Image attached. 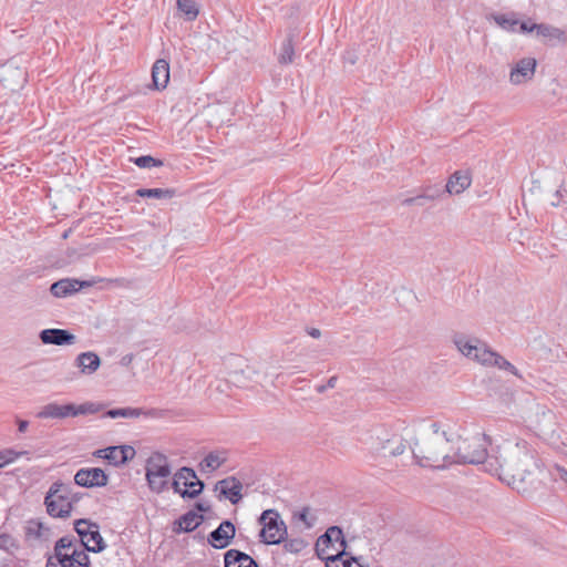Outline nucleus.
Here are the masks:
<instances>
[{
  "label": "nucleus",
  "instance_id": "9",
  "mask_svg": "<svg viewBox=\"0 0 567 567\" xmlns=\"http://www.w3.org/2000/svg\"><path fill=\"white\" fill-rule=\"evenodd\" d=\"M261 525L260 538L267 545H277L286 539L287 526L275 509H266L258 519Z\"/></svg>",
  "mask_w": 567,
  "mask_h": 567
},
{
  "label": "nucleus",
  "instance_id": "34",
  "mask_svg": "<svg viewBox=\"0 0 567 567\" xmlns=\"http://www.w3.org/2000/svg\"><path fill=\"white\" fill-rule=\"evenodd\" d=\"M73 549V542L69 537H61L54 545V557L60 560L62 556H66Z\"/></svg>",
  "mask_w": 567,
  "mask_h": 567
},
{
  "label": "nucleus",
  "instance_id": "4",
  "mask_svg": "<svg viewBox=\"0 0 567 567\" xmlns=\"http://www.w3.org/2000/svg\"><path fill=\"white\" fill-rule=\"evenodd\" d=\"M316 550L318 557L326 560L327 567H338V563L343 555H352V547L346 540L339 526L329 527L318 538Z\"/></svg>",
  "mask_w": 567,
  "mask_h": 567
},
{
  "label": "nucleus",
  "instance_id": "17",
  "mask_svg": "<svg viewBox=\"0 0 567 567\" xmlns=\"http://www.w3.org/2000/svg\"><path fill=\"white\" fill-rule=\"evenodd\" d=\"M40 340L44 344H54V346H68L73 344L76 340V337L65 329H44L39 334Z\"/></svg>",
  "mask_w": 567,
  "mask_h": 567
},
{
  "label": "nucleus",
  "instance_id": "14",
  "mask_svg": "<svg viewBox=\"0 0 567 567\" xmlns=\"http://www.w3.org/2000/svg\"><path fill=\"white\" fill-rule=\"evenodd\" d=\"M74 482L82 487H102L107 484V475L99 467L81 468L75 473Z\"/></svg>",
  "mask_w": 567,
  "mask_h": 567
},
{
  "label": "nucleus",
  "instance_id": "25",
  "mask_svg": "<svg viewBox=\"0 0 567 567\" xmlns=\"http://www.w3.org/2000/svg\"><path fill=\"white\" fill-rule=\"evenodd\" d=\"M452 342L462 355L471 359L475 343H477V338L462 332H456L452 337Z\"/></svg>",
  "mask_w": 567,
  "mask_h": 567
},
{
  "label": "nucleus",
  "instance_id": "20",
  "mask_svg": "<svg viewBox=\"0 0 567 567\" xmlns=\"http://www.w3.org/2000/svg\"><path fill=\"white\" fill-rule=\"evenodd\" d=\"M74 364L82 374L91 375L99 370L101 359L95 352H82L75 358Z\"/></svg>",
  "mask_w": 567,
  "mask_h": 567
},
{
  "label": "nucleus",
  "instance_id": "16",
  "mask_svg": "<svg viewBox=\"0 0 567 567\" xmlns=\"http://www.w3.org/2000/svg\"><path fill=\"white\" fill-rule=\"evenodd\" d=\"M215 489L219 491L220 496L229 499V502L234 505L237 504L243 497V484L235 476H228L218 481L215 485Z\"/></svg>",
  "mask_w": 567,
  "mask_h": 567
},
{
  "label": "nucleus",
  "instance_id": "33",
  "mask_svg": "<svg viewBox=\"0 0 567 567\" xmlns=\"http://www.w3.org/2000/svg\"><path fill=\"white\" fill-rule=\"evenodd\" d=\"M295 48L291 37L282 42L280 53L278 55V62L280 64H290L293 62Z\"/></svg>",
  "mask_w": 567,
  "mask_h": 567
},
{
  "label": "nucleus",
  "instance_id": "48",
  "mask_svg": "<svg viewBox=\"0 0 567 567\" xmlns=\"http://www.w3.org/2000/svg\"><path fill=\"white\" fill-rule=\"evenodd\" d=\"M307 332H308V334H309L310 337H312V338H315V339H318V338H320V336H321L320 330H319V329H317V328H309V329H307Z\"/></svg>",
  "mask_w": 567,
  "mask_h": 567
},
{
  "label": "nucleus",
  "instance_id": "5",
  "mask_svg": "<svg viewBox=\"0 0 567 567\" xmlns=\"http://www.w3.org/2000/svg\"><path fill=\"white\" fill-rule=\"evenodd\" d=\"M102 409L101 404L94 402H84L82 404H59L51 402L43 405L37 413L38 419H66L79 415L95 414Z\"/></svg>",
  "mask_w": 567,
  "mask_h": 567
},
{
  "label": "nucleus",
  "instance_id": "39",
  "mask_svg": "<svg viewBox=\"0 0 567 567\" xmlns=\"http://www.w3.org/2000/svg\"><path fill=\"white\" fill-rule=\"evenodd\" d=\"M347 559L342 560L343 567H369L368 565L362 564L363 557L361 555H355L354 549L352 548V555H344Z\"/></svg>",
  "mask_w": 567,
  "mask_h": 567
},
{
  "label": "nucleus",
  "instance_id": "38",
  "mask_svg": "<svg viewBox=\"0 0 567 567\" xmlns=\"http://www.w3.org/2000/svg\"><path fill=\"white\" fill-rule=\"evenodd\" d=\"M134 163L138 167H141V168H151V167H154V166H161L162 165L161 161L155 159L154 157H152L150 155H144V156L136 157L134 159Z\"/></svg>",
  "mask_w": 567,
  "mask_h": 567
},
{
  "label": "nucleus",
  "instance_id": "12",
  "mask_svg": "<svg viewBox=\"0 0 567 567\" xmlns=\"http://www.w3.org/2000/svg\"><path fill=\"white\" fill-rule=\"evenodd\" d=\"M537 62L534 58H524L517 61L509 72V82L519 85L530 81L535 74Z\"/></svg>",
  "mask_w": 567,
  "mask_h": 567
},
{
  "label": "nucleus",
  "instance_id": "50",
  "mask_svg": "<svg viewBox=\"0 0 567 567\" xmlns=\"http://www.w3.org/2000/svg\"><path fill=\"white\" fill-rule=\"evenodd\" d=\"M196 508H197L199 512H206V511H208V507H207V506H205V505H204V504H202V503H197V504H196Z\"/></svg>",
  "mask_w": 567,
  "mask_h": 567
},
{
  "label": "nucleus",
  "instance_id": "55",
  "mask_svg": "<svg viewBox=\"0 0 567 567\" xmlns=\"http://www.w3.org/2000/svg\"><path fill=\"white\" fill-rule=\"evenodd\" d=\"M378 440H380V443H379V445H378V446H381V443H382V441H383L384 439H381V436H378Z\"/></svg>",
  "mask_w": 567,
  "mask_h": 567
},
{
  "label": "nucleus",
  "instance_id": "47",
  "mask_svg": "<svg viewBox=\"0 0 567 567\" xmlns=\"http://www.w3.org/2000/svg\"><path fill=\"white\" fill-rule=\"evenodd\" d=\"M45 567H62V566L60 565L59 560H56L52 556H49L47 559Z\"/></svg>",
  "mask_w": 567,
  "mask_h": 567
},
{
  "label": "nucleus",
  "instance_id": "27",
  "mask_svg": "<svg viewBox=\"0 0 567 567\" xmlns=\"http://www.w3.org/2000/svg\"><path fill=\"white\" fill-rule=\"evenodd\" d=\"M62 567H89L90 558L85 549L73 548L66 556L59 560Z\"/></svg>",
  "mask_w": 567,
  "mask_h": 567
},
{
  "label": "nucleus",
  "instance_id": "18",
  "mask_svg": "<svg viewBox=\"0 0 567 567\" xmlns=\"http://www.w3.org/2000/svg\"><path fill=\"white\" fill-rule=\"evenodd\" d=\"M105 416L111 417V419H116V417L136 419L140 416L157 419V417L163 416V412L157 409L144 410L141 408H121V409L109 410L105 413Z\"/></svg>",
  "mask_w": 567,
  "mask_h": 567
},
{
  "label": "nucleus",
  "instance_id": "37",
  "mask_svg": "<svg viewBox=\"0 0 567 567\" xmlns=\"http://www.w3.org/2000/svg\"><path fill=\"white\" fill-rule=\"evenodd\" d=\"M18 542L13 536L6 533L0 534V549H3L8 553H13L16 549H18Z\"/></svg>",
  "mask_w": 567,
  "mask_h": 567
},
{
  "label": "nucleus",
  "instance_id": "21",
  "mask_svg": "<svg viewBox=\"0 0 567 567\" xmlns=\"http://www.w3.org/2000/svg\"><path fill=\"white\" fill-rule=\"evenodd\" d=\"M153 85L156 90H163L169 81V63L165 59L155 61L152 68Z\"/></svg>",
  "mask_w": 567,
  "mask_h": 567
},
{
  "label": "nucleus",
  "instance_id": "30",
  "mask_svg": "<svg viewBox=\"0 0 567 567\" xmlns=\"http://www.w3.org/2000/svg\"><path fill=\"white\" fill-rule=\"evenodd\" d=\"M135 193L140 197L157 199H171L175 195V190L171 188H138Z\"/></svg>",
  "mask_w": 567,
  "mask_h": 567
},
{
  "label": "nucleus",
  "instance_id": "2",
  "mask_svg": "<svg viewBox=\"0 0 567 567\" xmlns=\"http://www.w3.org/2000/svg\"><path fill=\"white\" fill-rule=\"evenodd\" d=\"M454 437L445 425L433 422L414 443L412 449L416 463L423 467L445 468L451 465Z\"/></svg>",
  "mask_w": 567,
  "mask_h": 567
},
{
  "label": "nucleus",
  "instance_id": "32",
  "mask_svg": "<svg viewBox=\"0 0 567 567\" xmlns=\"http://www.w3.org/2000/svg\"><path fill=\"white\" fill-rule=\"evenodd\" d=\"M176 4L188 21H194L199 14V8L195 0H177Z\"/></svg>",
  "mask_w": 567,
  "mask_h": 567
},
{
  "label": "nucleus",
  "instance_id": "8",
  "mask_svg": "<svg viewBox=\"0 0 567 567\" xmlns=\"http://www.w3.org/2000/svg\"><path fill=\"white\" fill-rule=\"evenodd\" d=\"M146 481L152 492L159 494L167 487L171 476V466L167 457L162 453H153L146 462Z\"/></svg>",
  "mask_w": 567,
  "mask_h": 567
},
{
  "label": "nucleus",
  "instance_id": "43",
  "mask_svg": "<svg viewBox=\"0 0 567 567\" xmlns=\"http://www.w3.org/2000/svg\"><path fill=\"white\" fill-rule=\"evenodd\" d=\"M537 24L538 23H533L530 21H523L520 24H519V29L522 32L524 33H529V32H536L537 30Z\"/></svg>",
  "mask_w": 567,
  "mask_h": 567
},
{
  "label": "nucleus",
  "instance_id": "19",
  "mask_svg": "<svg viewBox=\"0 0 567 567\" xmlns=\"http://www.w3.org/2000/svg\"><path fill=\"white\" fill-rule=\"evenodd\" d=\"M90 281H80L78 279H61L51 285L50 291L54 297L63 298L78 292L83 287H90Z\"/></svg>",
  "mask_w": 567,
  "mask_h": 567
},
{
  "label": "nucleus",
  "instance_id": "46",
  "mask_svg": "<svg viewBox=\"0 0 567 567\" xmlns=\"http://www.w3.org/2000/svg\"><path fill=\"white\" fill-rule=\"evenodd\" d=\"M556 470L558 472V476H559L558 478L567 484V470L559 467V466H557Z\"/></svg>",
  "mask_w": 567,
  "mask_h": 567
},
{
  "label": "nucleus",
  "instance_id": "51",
  "mask_svg": "<svg viewBox=\"0 0 567 567\" xmlns=\"http://www.w3.org/2000/svg\"><path fill=\"white\" fill-rule=\"evenodd\" d=\"M238 377H239V375H238V373H237V372L230 373V374H229V381H231V382H236V381H238Z\"/></svg>",
  "mask_w": 567,
  "mask_h": 567
},
{
  "label": "nucleus",
  "instance_id": "1",
  "mask_svg": "<svg viewBox=\"0 0 567 567\" xmlns=\"http://www.w3.org/2000/svg\"><path fill=\"white\" fill-rule=\"evenodd\" d=\"M534 466L533 451L525 441L506 442L496 450L493 449L489 458L484 462L485 472L508 485L523 482Z\"/></svg>",
  "mask_w": 567,
  "mask_h": 567
},
{
  "label": "nucleus",
  "instance_id": "24",
  "mask_svg": "<svg viewBox=\"0 0 567 567\" xmlns=\"http://www.w3.org/2000/svg\"><path fill=\"white\" fill-rule=\"evenodd\" d=\"M227 460L228 452L226 450H214L204 457L199 465L204 472H214L225 464Z\"/></svg>",
  "mask_w": 567,
  "mask_h": 567
},
{
  "label": "nucleus",
  "instance_id": "49",
  "mask_svg": "<svg viewBox=\"0 0 567 567\" xmlns=\"http://www.w3.org/2000/svg\"><path fill=\"white\" fill-rule=\"evenodd\" d=\"M79 501H80V497H79L78 493H74L72 491L71 507L73 506V504L78 503Z\"/></svg>",
  "mask_w": 567,
  "mask_h": 567
},
{
  "label": "nucleus",
  "instance_id": "41",
  "mask_svg": "<svg viewBox=\"0 0 567 567\" xmlns=\"http://www.w3.org/2000/svg\"><path fill=\"white\" fill-rule=\"evenodd\" d=\"M495 20L501 27L507 30H514V27L518 23L516 20L506 16H498Z\"/></svg>",
  "mask_w": 567,
  "mask_h": 567
},
{
  "label": "nucleus",
  "instance_id": "28",
  "mask_svg": "<svg viewBox=\"0 0 567 567\" xmlns=\"http://www.w3.org/2000/svg\"><path fill=\"white\" fill-rule=\"evenodd\" d=\"M203 519L204 517L202 515H198L194 511H189L185 513L183 516H181L178 520L175 522L174 525H177L178 527H174V530L176 533L193 532L202 524Z\"/></svg>",
  "mask_w": 567,
  "mask_h": 567
},
{
  "label": "nucleus",
  "instance_id": "23",
  "mask_svg": "<svg viewBox=\"0 0 567 567\" xmlns=\"http://www.w3.org/2000/svg\"><path fill=\"white\" fill-rule=\"evenodd\" d=\"M225 567H259L255 559L238 549H229L224 555Z\"/></svg>",
  "mask_w": 567,
  "mask_h": 567
},
{
  "label": "nucleus",
  "instance_id": "53",
  "mask_svg": "<svg viewBox=\"0 0 567 567\" xmlns=\"http://www.w3.org/2000/svg\"><path fill=\"white\" fill-rule=\"evenodd\" d=\"M19 75H20V78H21V80H22V81H24V80H25V73H24V72L19 71Z\"/></svg>",
  "mask_w": 567,
  "mask_h": 567
},
{
  "label": "nucleus",
  "instance_id": "3",
  "mask_svg": "<svg viewBox=\"0 0 567 567\" xmlns=\"http://www.w3.org/2000/svg\"><path fill=\"white\" fill-rule=\"evenodd\" d=\"M489 444V437L481 433L466 439L458 437L453 444L451 464H482L484 467V462L491 456L487 452Z\"/></svg>",
  "mask_w": 567,
  "mask_h": 567
},
{
  "label": "nucleus",
  "instance_id": "44",
  "mask_svg": "<svg viewBox=\"0 0 567 567\" xmlns=\"http://www.w3.org/2000/svg\"><path fill=\"white\" fill-rule=\"evenodd\" d=\"M308 508H303L299 513V519L302 520L307 525V527H312L313 522L308 519Z\"/></svg>",
  "mask_w": 567,
  "mask_h": 567
},
{
  "label": "nucleus",
  "instance_id": "52",
  "mask_svg": "<svg viewBox=\"0 0 567 567\" xmlns=\"http://www.w3.org/2000/svg\"><path fill=\"white\" fill-rule=\"evenodd\" d=\"M349 62H350L351 64H354V63H355V56H354V55H351V56L349 58Z\"/></svg>",
  "mask_w": 567,
  "mask_h": 567
},
{
  "label": "nucleus",
  "instance_id": "11",
  "mask_svg": "<svg viewBox=\"0 0 567 567\" xmlns=\"http://www.w3.org/2000/svg\"><path fill=\"white\" fill-rule=\"evenodd\" d=\"M74 529L80 536L81 544L84 546L85 550L101 553L105 549L106 545L100 534L97 524L81 518L75 520Z\"/></svg>",
  "mask_w": 567,
  "mask_h": 567
},
{
  "label": "nucleus",
  "instance_id": "45",
  "mask_svg": "<svg viewBox=\"0 0 567 567\" xmlns=\"http://www.w3.org/2000/svg\"><path fill=\"white\" fill-rule=\"evenodd\" d=\"M28 427H29V422L28 421H25V420H18V431L20 433L27 432Z\"/></svg>",
  "mask_w": 567,
  "mask_h": 567
},
{
  "label": "nucleus",
  "instance_id": "13",
  "mask_svg": "<svg viewBox=\"0 0 567 567\" xmlns=\"http://www.w3.org/2000/svg\"><path fill=\"white\" fill-rule=\"evenodd\" d=\"M235 535V525L230 520H224L216 529L209 533L207 542L214 548L223 549L230 545Z\"/></svg>",
  "mask_w": 567,
  "mask_h": 567
},
{
  "label": "nucleus",
  "instance_id": "29",
  "mask_svg": "<svg viewBox=\"0 0 567 567\" xmlns=\"http://www.w3.org/2000/svg\"><path fill=\"white\" fill-rule=\"evenodd\" d=\"M536 34L539 38L548 39V40H558V41H565V32L556 27L539 23L537 24Z\"/></svg>",
  "mask_w": 567,
  "mask_h": 567
},
{
  "label": "nucleus",
  "instance_id": "22",
  "mask_svg": "<svg viewBox=\"0 0 567 567\" xmlns=\"http://www.w3.org/2000/svg\"><path fill=\"white\" fill-rule=\"evenodd\" d=\"M472 179L468 173L457 171L452 174L445 185V192L450 195H458L471 186Z\"/></svg>",
  "mask_w": 567,
  "mask_h": 567
},
{
  "label": "nucleus",
  "instance_id": "54",
  "mask_svg": "<svg viewBox=\"0 0 567 567\" xmlns=\"http://www.w3.org/2000/svg\"><path fill=\"white\" fill-rule=\"evenodd\" d=\"M556 196H557V197H558V196H561V190H560V189L556 190Z\"/></svg>",
  "mask_w": 567,
  "mask_h": 567
},
{
  "label": "nucleus",
  "instance_id": "15",
  "mask_svg": "<svg viewBox=\"0 0 567 567\" xmlns=\"http://www.w3.org/2000/svg\"><path fill=\"white\" fill-rule=\"evenodd\" d=\"M134 447L130 445L110 446L99 451V456L104 457L115 466L125 464L135 456Z\"/></svg>",
  "mask_w": 567,
  "mask_h": 567
},
{
  "label": "nucleus",
  "instance_id": "31",
  "mask_svg": "<svg viewBox=\"0 0 567 567\" xmlns=\"http://www.w3.org/2000/svg\"><path fill=\"white\" fill-rule=\"evenodd\" d=\"M445 193H446L445 188L442 189L437 186H429L424 189V192L421 195L404 199L403 204L413 205V204H416L422 198L429 199V200H435V199L440 198Z\"/></svg>",
  "mask_w": 567,
  "mask_h": 567
},
{
  "label": "nucleus",
  "instance_id": "35",
  "mask_svg": "<svg viewBox=\"0 0 567 567\" xmlns=\"http://www.w3.org/2000/svg\"><path fill=\"white\" fill-rule=\"evenodd\" d=\"M25 454H28V452H25V451L17 452L12 449H4V450L0 451V468L14 462L20 456L25 455Z\"/></svg>",
  "mask_w": 567,
  "mask_h": 567
},
{
  "label": "nucleus",
  "instance_id": "36",
  "mask_svg": "<svg viewBox=\"0 0 567 567\" xmlns=\"http://www.w3.org/2000/svg\"><path fill=\"white\" fill-rule=\"evenodd\" d=\"M307 547V543L302 538L286 539L284 549L291 554H299Z\"/></svg>",
  "mask_w": 567,
  "mask_h": 567
},
{
  "label": "nucleus",
  "instance_id": "42",
  "mask_svg": "<svg viewBox=\"0 0 567 567\" xmlns=\"http://www.w3.org/2000/svg\"><path fill=\"white\" fill-rule=\"evenodd\" d=\"M338 378L336 375L331 377L327 383L317 385L316 391L318 393H323L327 389H333L337 384Z\"/></svg>",
  "mask_w": 567,
  "mask_h": 567
},
{
  "label": "nucleus",
  "instance_id": "7",
  "mask_svg": "<svg viewBox=\"0 0 567 567\" xmlns=\"http://www.w3.org/2000/svg\"><path fill=\"white\" fill-rule=\"evenodd\" d=\"M470 360L475 361L476 363L486 368H497L498 370L509 372L518 379H522V374L514 364H512L501 353L494 351L485 341L478 338Z\"/></svg>",
  "mask_w": 567,
  "mask_h": 567
},
{
  "label": "nucleus",
  "instance_id": "40",
  "mask_svg": "<svg viewBox=\"0 0 567 567\" xmlns=\"http://www.w3.org/2000/svg\"><path fill=\"white\" fill-rule=\"evenodd\" d=\"M48 530L43 524L31 522L28 527V534L29 535H35L37 538H41L43 536V532Z\"/></svg>",
  "mask_w": 567,
  "mask_h": 567
},
{
  "label": "nucleus",
  "instance_id": "26",
  "mask_svg": "<svg viewBox=\"0 0 567 567\" xmlns=\"http://www.w3.org/2000/svg\"><path fill=\"white\" fill-rule=\"evenodd\" d=\"M377 452H389L390 456H399L406 450V442L399 435H392L382 441L381 446H375Z\"/></svg>",
  "mask_w": 567,
  "mask_h": 567
},
{
  "label": "nucleus",
  "instance_id": "6",
  "mask_svg": "<svg viewBox=\"0 0 567 567\" xmlns=\"http://www.w3.org/2000/svg\"><path fill=\"white\" fill-rule=\"evenodd\" d=\"M72 486L54 482L44 498L47 511L52 517L65 518L71 514Z\"/></svg>",
  "mask_w": 567,
  "mask_h": 567
},
{
  "label": "nucleus",
  "instance_id": "10",
  "mask_svg": "<svg viewBox=\"0 0 567 567\" xmlns=\"http://www.w3.org/2000/svg\"><path fill=\"white\" fill-rule=\"evenodd\" d=\"M204 483L197 477L196 472L190 467H182L175 473L172 487L183 498H195L204 489Z\"/></svg>",
  "mask_w": 567,
  "mask_h": 567
}]
</instances>
